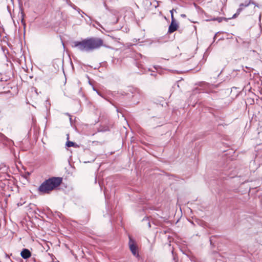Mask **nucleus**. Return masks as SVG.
Listing matches in <instances>:
<instances>
[{
    "instance_id": "1",
    "label": "nucleus",
    "mask_w": 262,
    "mask_h": 262,
    "mask_svg": "<svg viewBox=\"0 0 262 262\" xmlns=\"http://www.w3.org/2000/svg\"><path fill=\"white\" fill-rule=\"evenodd\" d=\"M72 47L77 48L81 52H89L98 49L103 46V40L98 37H89L81 41H74Z\"/></svg>"
},
{
    "instance_id": "2",
    "label": "nucleus",
    "mask_w": 262,
    "mask_h": 262,
    "mask_svg": "<svg viewBox=\"0 0 262 262\" xmlns=\"http://www.w3.org/2000/svg\"><path fill=\"white\" fill-rule=\"evenodd\" d=\"M62 182V178L52 177L44 181L38 187V191L42 193H49L59 186Z\"/></svg>"
},
{
    "instance_id": "3",
    "label": "nucleus",
    "mask_w": 262,
    "mask_h": 262,
    "mask_svg": "<svg viewBox=\"0 0 262 262\" xmlns=\"http://www.w3.org/2000/svg\"><path fill=\"white\" fill-rule=\"evenodd\" d=\"M128 245L129 249L132 252V254L136 257H139V254L138 253V247L136 245V242L130 236H129Z\"/></svg>"
},
{
    "instance_id": "4",
    "label": "nucleus",
    "mask_w": 262,
    "mask_h": 262,
    "mask_svg": "<svg viewBox=\"0 0 262 262\" xmlns=\"http://www.w3.org/2000/svg\"><path fill=\"white\" fill-rule=\"evenodd\" d=\"M251 3L250 0H246L244 3H241L239 5V8L237 10L236 12L232 16V18H236L244 9V8L248 7Z\"/></svg>"
},
{
    "instance_id": "5",
    "label": "nucleus",
    "mask_w": 262,
    "mask_h": 262,
    "mask_svg": "<svg viewBox=\"0 0 262 262\" xmlns=\"http://www.w3.org/2000/svg\"><path fill=\"white\" fill-rule=\"evenodd\" d=\"M178 27V24L175 21L174 19L171 20V23L168 28V32L172 33L177 30Z\"/></svg>"
},
{
    "instance_id": "6",
    "label": "nucleus",
    "mask_w": 262,
    "mask_h": 262,
    "mask_svg": "<svg viewBox=\"0 0 262 262\" xmlns=\"http://www.w3.org/2000/svg\"><path fill=\"white\" fill-rule=\"evenodd\" d=\"M20 255L24 259H27L31 256V252L27 249H24L21 252Z\"/></svg>"
},
{
    "instance_id": "7",
    "label": "nucleus",
    "mask_w": 262,
    "mask_h": 262,
    "mask_svg": "<svg viewBox=\"0 0 262 262\" xmlns=\"http://www.w3.org/2000/svg\"><path fill=\"white\" fill-rule=\"evenodd\" d=\"M232 17L231 18H226L225 17H216V18H215L214 19H213V20H216L219 23H221L222 22L223 20H225L226 21H227L228 19H231Z\"/></svg>"
},
{
    "instance_id": "8",
    "label": "nucleus",
    "mask_w": 262,
    "mask_h": 262,
    "mask_svg": "<svg viewBox=\"0 0 262 262\" xmlns=\"http://www.w3.org/2000/svg\"><path fill=\"white\" fill-rule=\"evenodd\" d=\"M75 143L72 142V141H68L66 143V145L70 147H72V146H74V145H75Z\"/></svg>"
},
{
    "instance_id": "9",
    "label": "nucleus",
    "mask_w": 262,
    "mask_h": 262,
    "mask_svg": "<svg viewBox=\"0 0 262 262\" xmlns=\"http://www.w3.org/2000/svg\"><path fill=\"white\" fill-rule=\"evenodd\" d=\"M173 11H176V10L174 9H172L171 10H170V12L171 13V20L172 19H174V18H173Z\"/></svg>"
},
{
    "instance_id": "10",
    "label": "nucleus",
    "mask_w": 262,
    "mask_h": 262,
    "mask_svg": "<svg viewBox=\"0 0 262 262\" xmlns=\"http://www.w3.org/2000/svg\"><path fill=\"white\" fill-rule=\"evenodd\" d=\"M69 5H70V6H71V7H72L74 9H75V10H77V7L75 5H73V4H72L71 2L70 3Z\"/></svg>"
},
{
    "instance_id": "11",
    "label": "nucleus",
    "mask_w": 262,
    "mask_h": 262,
    "mask_svg": "<svg viewBox=\"0 0 262 262\" xmlns=\"http://www.w3.org/2000/svg\"><path fill=\"white\" fill-rule=\"evenodd\" d=\"M7 139L3 134L0 133V139Z\"/></svg>"
},
{
    "instance_id": "12",
    "label": "nucleus",
    "mask_w": 262,
    "mask_h": 262,
    "mask_svg": "<svg viewBox=\"0 0 262 262\" xmlns=\"http://www.w3.org/2000/svg\"><path fill=\"white\" fill-rule=\"evenodd\" d=\"M79 13H80V12H81L83 14H85V13L84 12H83V11H82L79 8H77V10H76Z\"/></svg>"
},
{
    "instance_id": "13",
    "label": "nucleus",
    "mask_w": 262,
    "mask_h": 262,
    "mask_svg": "<svg viewBox=\"0 0 262 262\" xmlns=\"http://www.w3.org/2000/svg\"><path fill=\"white\" fill-rule=\"evenodd\" d=\"M181 16L182 17H186V15L184 14H181Z\"/></svg>"
},
{
    "instance_id": "14",
    "label": "nucleus",
    "mask_w": 262,
    "mask_h": 262,
    "mask_svg": "<svg viewBox=\"0 0 262 262\" xmlns=\"http://www.w3.org/2000/svg\"><path fill=\"white\" fill-rule=\"evenodd\" d=\"M137 91L138 93L140 94L141 93V95L142 94V92L140 91V90H137Z\"/></svg>"
},
{
    "instance_id": "15",
    "label": "nucleus",
    "mask_w": 262,
    "mask_h": 262,
    "mask_svg": "<svg viewBox=\"0 0 262 262\" xmlns=\"http://www.w3.org/2000/svg\"><path fill=\"white\" fill-rule=\"evenodd\" d=\"M147 224H148V227H149V228H150V227H151V225H150V222H148L147 223Z\"/></svg>"
},
{
    "instance_id": "16",
    "label": "nucleus",
    "mask_w": 262,
    "mask_h": 262,
    "mask_svg": "<svg viewBox=\"0 0 262 262\" xmlns=\"http://www.w3.org/2000/svg\"><path fill=\"white\" fill-rule=\"evenodd\" d=\"M143 222H144V221H147H147H148V219H143Z\"/></svg>"
},
{
    "instance_id": "17",
    "label": "nucleus",
    "mask_w": 262,
    "mask_h": 262,
    "mask_svg": "<svg viewBox=\"0 0 262 262\" xmlns=\"http://www.w3.org/2000/svg\"><path fill=\"white\" fill-rule=\"evenodd\" d=\"M94 91H96V92H97L99 95H100V94H99V93H98V91H97L95 88H94Z\"/></svg>"
},
{
    "instance_id": "18",
    "label": "nucleus",
    "mask_w": 262,
    "mask_h": 262,
    "mask_svg": "<svg viewBox=\"0 0 262 262\" xmlns=\"http://www.w3.org/2000/svg\"><path fill=\"white\" fill-rule=\"evenodd\" d=\"M151 75H153V76H156V75H155V74H151Z\"/></svg>"
},
{
    "instance_id": "19",
    "label": "nucleus",
    "mask_w": 262,
    "mask_h": 262,
    "mask_svg": "<svg viewBox=\"0 0 262 262\" xmlns=\"http://www.w3.org/2000/svg\"><path fill=\"white\" fill-rule=\"evenodd\" d=\"M215 37H216V35L214 36V39H215Z\"/></svg>"
},
{
    "instance_id": "20",
    "label": "nucleus",
    "mask_w": 262,
    "mask_h": 262,
    "mask_svg": "<svg viewBox=\"0 0 262 262\" xmlns=\"http://www.w3.org/2000/svg\"><path fill=\"white\" fill-rule=\"evenodd\" d=\"M70 121L71 122V120H72L71 118H70Z\"/></svg>"
},
{
    "instance_id": "21",
    "label": "nucleus",
    "mask_w": 262,
    "mask_h": 262,
    "mask_svg": "<svg viewBox=\"0 0 262 262\" xmlns=\"http://www.w3.org/2000/svg\"><path fill=\"white\" fill-rule=\"evenodd\" d=\"M260 18H261V15L259 16V19H260Z\"/></svg>"
}]
</instances>
